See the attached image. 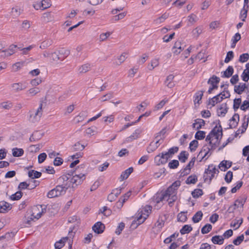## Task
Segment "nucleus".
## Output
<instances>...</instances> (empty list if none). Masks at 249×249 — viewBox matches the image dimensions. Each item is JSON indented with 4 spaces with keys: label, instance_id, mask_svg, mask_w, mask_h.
Masks as SVG:
<instances>
[{
    "label": "nucleus",
    "instance_id": "obj_1",
    "mask_svg": "<svg viewBox=\"0 0 249 249\" xmlns=\"http://www.w3.org/2000/svg\"><path fill=\"white\" fill-rule=\"evenodd\" d=\"M85 179V175L82 174L75 175L71 178L68 177L67 175H62L57 179V182L60 184L50 190L48 193L47 196L53 198L64 195L69 188H71L74 191Z\"/></svg>",
    "mask_w": 249,
    "mask_h": 249
},
{
    "label": "nucleus",
    "instance_id": "obj_2",
    "mask_svg": "<svg viewBox=\"0 0 249 249\" xmlns=\"http://www.w3.org/2000/svg\"><path fill=\"white\" fill-rule=\"evenodd\" d=\"M28 114L29 121L35 123L40 120L42 115V110H30Z\"/></svg>",
    "mask_w": 249,
    "mask_h": 249
},
{
    "label": "nucleus",
    "instance_id": "obj_3",
    "mask_svg": "<svg viewBox=\"0 0 249 249\" xmlns=\"http://www.w3.org/2000/svg\"><path fill=\"white\" fill-rule=\"evenodd\" d=\"M168 192H167L166 190L164 191H162L160 193H157L154 197L155 202L158 204L160 202H163V201H169V195H168Z\"/></svg>",
    "mask_w": 249,
    "mask_h": 249
},
{
    "label": "nucleus",
    "instance_id": "obj_4",
    "mask_svg": "<svg viewBox=\"0 0 249 249\" xmlns=\"http://www.w3.org/2000/svg\"><path fill=\"white\" fill-rule=\"evenodd\" d=\"M74 233L72 231V229H71V230L69 231V237H63L59 241L55 242L54 244L55 249H61L65 245V242L69 238L74 236Z\"/></svg>",
    "mask_w": 249,
    "mask_h": 249
},
{
    "label": "nucleus",
    "instance_id": "obj_5",
    "mask_svg": "<svg viewBox=\"0 0 249 249\" xmlns=\"http://www.w3.org/2000/svg\"><path fill=\"white\" fill-rule=\"evenodd\" d=\"M168 160V158L164 156L163 152L160 153L154 158L155 162L157 165L164 164L167 162Z\"/></svg>",
    "mask_w": 249,
    "mask_h": 249
},
{
    "label": "nucleus",
    "instance_id": "obj_6",
    "mask_svg": "<svg viewBox=\"0 0 249 249\" xmlns=\"http://www.w3.org/2000/svg\"><path fill=\"white\" fill-rule=\"evenodd\" d=\"M92 228L95 233L100 234L104 232L105 226L101 222H97L93 226Z\"/></svg>",
    "mask_w": 249,
    "mask_h": 249
},
{
    "label": "nucleus",
    "instance_id": "obj_7",
    "mask_svg": "<svg viewBox=\"0 0 249 249\" xmlns=\"http://www.w3.org/2000/svg\"><path fill=\"white\" fill-rule=\"evenodd\" d=\"M12 205L5 201H0V213H6L12 209Z\"/></svg>",
    "mask_w": 249,
    "mask_h": 249
},
{
    "label": "nucleus",
    "instance_id": "obj_8",
    "mask_svg": "<svg viewBox=\"0 0 249 249\" xmlns=\"http://www.w3.org/2000/svg\"><path fill=\"white\" fill-rule=\"evenodd\" d=\"M218 96H219L216 95L206 102L207 107L208 108H211L212 107H214L215 104L221 102V98H219Z\"/></svg>",
    "mask_w": 249,
    "mask_h": 249
},
{
    "label": "nucleus",
    "instance_id": "obj_9",
    "mask_svg": "<svg viewBox=\"0 0 249 249\" xmlns=\"http://www.w3.org/2000/svg\"><path fill=\"white\" fill-rule=\"evenodd\" d=\"M43 135L44 133H40L38 131H36L31 135L29 141L31 142L38 141L42 138Z\"/></svg>",
    "mask_w": 249,
    "mask_h": 249
},
{
    "label": "nucleus",
    "instance_id": "obj_10",
    "mask_svg": "<svg viewBox=\"0 0 249 249\" xmlns=\"http://www.w3.org/2000/svg\"><path fill=\"white\" fill-rule=\"evenodd\" d=\"M217 172V173H219V171L218 169H216L215 166H213V165H210L208 166V168L205 170L204 174H208L212 173V175L209 176L210 178V182L211 181L212 179L214 177V174Z\"/></svg>",
    "mask_w": 249,
    "mask_h": 249
},
{
    "label": "nucleus",
    "instance_id": "obj_11",
    "mask_svg": "<svg viewBox=\"0 0 249 249\" xmlns=\"http://www.w3.org/2000/svg\"><path fill=\"white\" fill-rule=\"evenodd\" d=\"M203 91H198L196 92L194 96V104L195 105L196 107H197V104L199 105L201 103V99L202 96H203Z\"/></svg>",
    "mask_w": 249,
    "mask_h": 249
},
{
    "label": "nucleus",
    "instance_id": "obj_12",
    "mask_svg": "<svg viewBox=\"0 0 249 249\" xmlns=\"http://www.w3.org/2000/svg\"><path fill=\"white\" fill-rule=\"evenodd\" d=\"M90 69L91 65L88 63L81 65L78 69V71L80 74H83L89 71Z\"/></svg>",
    "mask_w": 249,
    "mask_h": 249
},
{
    "label": "nucleus",
    "instance_id": "obj_13",
    "mask_svg": "<svg viewBox=\"0 0 249 249\" xmlns=\"http://www.w3.org/2000/svg\"><path fill=\"white\" fill-rule=\"evenodd\" d=\"M239 120V115L238 114H234V115L232 116L231 119L230 120V123L229 124V128H235L237 126Z\"/></svg>",
    "mask_w": 249,
    "mask_h": 249
},
{
    "label": "nucleus",
    "instance_id": "obj_14",
    "mask_svg": "<svg viewBox=\"0 0 249 249\" xmlns=\"http://www.w3.org/2000/svg\"><path fill=\"white\" fill-rule=\"evenodd\" d=\"M174 78V76L173 74H170L166 77L164 83L168 88H172L175 86V84L173 82Z\"/></svg>",
    "mask_w": 249,
    "mask_h": 249
},
{
    "label": "nucleus",
    "instance_id": "obj_15",
    "mask_svg": "<svg viewBox=\"0 0 249 249\" xmlns=\"http://www.w3.org/2000/svg\"><path fill=\"white\" fill-rule=\"evenodd\" d=\"M247 88V85L245 83H240L238 85L234 86V91L239 94H241Z\"/></svg>",
    "mask_w": 249,
    "mask_h": 249
},
{
    "label": "nucleus",
    "instance_id": "obj_16",
    "mask_svg": "<svg viewBox=\"0 0 249 249\" xmlns=\"http://www.w3.org/2000/svg\"><path fill=\"white\" fill-rule=\"evenodd\" d=\"M180 185V181L179 180H177L175 181L173 184L170 185L166 190L168 193H172L173 192H176L178 189V188Z\"/></svg>",
    "mask_w": 249,
    "mask_h": 249
},
{
    "label": "nucleus",
    "instance_id": "obj_17",
    "mask_svg": "<svg viewBox=\"0 0 249 249\" xmlns=\"http://www.w3.org/2000/svg\"><path fill=\"white\" fill-rule=\"evenodd\" d=\"M133 171V168L131 167L123 172L121 175L120 178L122 180L126 179Z\"/></svg>",
    "mask_w": 249,
    "mask_h": 249
},
{
    "label": "nucleus",
    "instance_id": "obj_18",
    "mask_svg": "<svg viewBox=\"0 0 249 249\" xmlns=\"http://www.w3.org/2000/svg\"><path fill=\"white\" fill-rule=\"evenodd\" d=\"M195 123L193 124V127L197 130L200 129L205 124V121L201 119L195 120Z\"/></svg>",
    "mask_w": 249,
    "mask_h": 249
},
{
    "label": "nucleus",
    "instance_id": "obj_19",
    "mask_svg": "<svg viewBox=\"0 0 249 249\" xmlns=\"http://www.w3.org/2000/svg\"><path fill=\"white\" fill-rule=\"evenodd\" d=\"M224 238L220 235H215L211 239L214 244L222 245L224 242Z\"/></svg>",
    "mask_w": 249,
    "mask_h": 249
},
{
    "label": "nucleus",
    "instance_id": "obj_20",
    "mask_svg": "<svg viewBox=\"0 0 249 249\" xmlns=\"http://www.w3.org/2000/svg\"><path fill=\"white\" fill-rule=\"evenodd\" d=\"M50 101V96L49 95H46L44 98V99L40 101V103L38 109H42L43 108L48 107V104H50V102L48 103V101Z\"/></svg>",
    "mask_w": 249,
    "mask_h": 249
},
{
    "label": "nucleus",
    "instance_id": "obj_21",
    "mask_svg": "<svg viewBox=\"0 0 249 249\" xmlns=\"http://www.w3.org/2000/svg\"><path fill=\"white\" fill-rule=\"evenodd\" d=\"M114 97V93L112 91H109L106 94L102 96L100 100L101 102H105L108 101Z\"/></svg>",
    "mask_w": 249,
    "mask_h": 249
},
{
    "label": "nucleus",
    "instance_id": "obj_22",
    "mask_svg": "<svg viewBox=\"0 0 249 249\" xmlns=\"http://www.w3.org/2000/svg\"><path fill=\"white\" fill-rule=\"evenodd\" d=\"M233 73V68L232 66H229L228 68L223 71V74L222 75V77L229 78Z\"/></svg>",
    "mask_w": 249,
    "mask_h": 249
},
{
    "label": "nucleus",
    "instance_id": "obj_23",
    "mask_svg": "<svg viewBox=\"0 0 249 249\" xmlns=\"http://www.w3.org/2000/svg\"><path fill=\"white\" fill-rule=\"evenodd\" d=\"M189 154L185 151H181L178 156V159L182 163L186 162L188 159Z\"/></svg>",
    "mask_w": 249,
    "mask_h": 249
},
{
    "label": "nucleus",
    "instance_id": "obj_24",
    "mask_svg": "<svg viewBox=\"0 0 249 249\" xmlns=\"http://www.w3.org/2000/svg\"><path fill=\"white\" fill-rule=\"evenodd\" d=\"M197 181V177L196 175H192L188 177L185 181L187 184H195Z\"/></svg>",
    "mask_w": 249,
    "mask_h": 249
},
{
    "label": "nucleus",
    "instance_id": "obj_25",
    "mask_svg": "<svg viewBox=\"0 0 249 249\" xmlns=\"http://www.w3.org/2000/svg\"><path fill=\"white\" fill-rule=\"evenodd\" d=\"M203 216V213L201 211L197 212L192 218L193 221L196 223L201 220Z\"/></svg>",
    "mask_w": 249,
    "mask_h": 249
},
{
    "label": "nucleus",
    "instance_id": "obj_26",
    "mask_svg": "<svg viewBox=\"0 0 249 249\" xmlns=\"http://www.w3.org/2000/svg\"><path fill=\"white\" fill-rule=\"evenodd\" d=\"M12 151L13 156L15 157H20L24 154V150L22 148H14Z\"/></svg>",
    "mask_w": 249,
    "mask_h": 249
},
{
    "label": "nucleus",
    "instance_id": "obj_27",
    "mask_svg": "<svg viewBox=\"0 0 249 249\" xmlns=\"http://www.w3.org/2000/svg\"><path fill=\"white\" fill-rule=\"evenodd\" d=\"M127 53L124 52L122 53L118 57V60L119 62H115V64L117 66L120 65L123 62H124L127 58Z\"/></svg>",
    "mask_w": 249,
    "mask_h": 249
},
{
    "label": "nucleus",
    "instance_id": "obj_28",
    "mask_svg": "<svg viewBox=\"0 0 249 249\" xmlns=\"http://www.w3.org/2000/svg\"><path fill=\"white\" fill-rule=\"evenodd\" d=\"M53 43V40L51 39H47L41 42L39 48L41 49H45L50 47Z\"/></svg>",
    "mask_w": 249,
    "mask_h": 249
},
{
    "label": "nucleus",
    "instance_id": "obj_29",
    "mask_svg": "<svg viewBox=\"0 0 249 249\" xmlns=\"http://www.w3.org/2000/svg\"><path fill=\"white\" fill-rule=\"evenodd\" d=\"M12 87L17 91L23 90L26 88L25 86L21 83H14L12 85Z\"/></svg>",
    "mask_w": 249,
    "mask_h": 249
},
{
    "label": "nucleus",
    "instance_id": "obj_30",
    "mask_svg": "<svg viewBox=\"0 0 249 249\" xmlns=\"http://www.w3.org/2000/svg\"><path fill=\"white\" fill-rule=\"evenodd\" d=\"M192 229L193 228L190 225H185L180 230V232L181 234L188 233L192 230Z\"/></svg>",
    "mask_w": 249,
    "mask_h": 249
},
{
    "label": "nucleus",
    "instance_id": "obj_31",
    "mask_svg": "<svg viewBox=\"0 0 249 249\" xmlns=\"http://www.w3.org/2000/svg\"><path fill=\"white\" fill-rule=\"evenodd\" d=\"M218 127H217V125H216L213 129H215V130L216 131V134L215 135H214V137H215V139L218 140L219 139V135L218 134V133L220 132V136L221 138L222 137L223 133H222V128L221 124H220V121H218ZM214 137V136H213Z\"/></svg>",
    "mask_w": 249,
    "mask_h": 249
},
{
    "label": "nucleus",
    "instance_id": "obj_32",
    "mask_svg": "<svg viewBox=\"0 0 249 249\" xmlns=\"http://www.w3.org/2000/svg\"><path fill=\"white\" fill-rule=\"evenodd\" d=\"M220 79L219 77L213 75L211 78L209 79L208 81V84H211L212 86H216V84L219 83Z\"/></svg>",
    "mask_w": 249,
    "mask_h": 249
},
{
    "label": "nucleus",
    "instance_id": "obj_33",
    "mask_svg": "<svg viewBox=\"0 0 249 249\" xmlns=\"http://www.w3.org/2000/svg\"><path fill=\"white\" fill-rule=\"evenodd\" d=\"M194 198H198L201 196L203 194V192L202 189H196L191 193Z\"/></svg>",
    "mask_w": 249,
    "mask_h": 249
},
{
    "label": "nucleus",
    "instance_id": "obj_34",
    "mask_svg": "<svg viewBox=\"0 0 249 249\" xmlns=\"http://www.w3.org/2000/svg\"><path fill=\"white\" fill-rule=\"evenodd\" d=\"M160 146V144L159 145H156V143H154V142H151L149 144V145L147 148V152L150 153L156 150Z\"/></svg>",
    "mask_w": 249,
    "mask_h": 249
},
{
    "label": "nucleus",
    "instance_id": "obj_35",
    "mask_svg": "<svg viewBox=\"0 0 249 249\" xmlns=\"http://www.w3.org/2000/svg\"><path fill=\"white\" fill-rule=\"evenodd\" d=\"M246 197L241 198L240 199H237L235 201L234 203L235 207L237 208L239 207V205L241 206L242 208L243 207V206L246 201Z\"/></svg>",
    "mask_w": 249,
    "mask_h": 249
},
{
    "label": "nucleus",
    "instance_id": "obj_36",
    "mask_svg": "<svg viewBox=\"0 0 249 249\" xmlns=\"http://www.w3.org/2000/svg\"><path fill=\"white\" fill-rule=\"evenodd\" d=\"M198 142L197 140L192 141L189 144V149L191 152H194L198 147Z\"/></svg>",
    "mask_w": 249,
    "mask_h": 249
},
{
    "label": "nucleus",
    "instance_id": "obj_37",
    "mask_svg": "<svg viewBox=\"0 0 249 249\" xmlns=\"http://www.w3.org/2000/svg\"><path fill=\"white\" fill-rule=\"evenodd\" d=\"M14 107V105L10 101L4 102L1 103L0 104V108H2L4 109H7L8 108H13Z\"/></svg>",
    "mask_w": 249,
    "mask_h": 249
},
{
    "label": "nucleus",
    "instance_id": "obj_38",
    "mask_svg": "<svg viewBox=\"0 0 249 249\" xmlns=\"http://www.w3.org/2000/svg\"><path fill=\"white\" fill-rule=\"evenodd\" d=\"M22 193L20 191L17 192L10 196V199L12 200H18L21 198Z\"/></svg>",
    "mask_w": 249,
    "mask_h": 249
},
{
    "label": "nucleus",
    "instance_id": "obj_39",
    "mask_svg": "<svg viewBox=\"0 0 249 249\" xmlns=\"http://www.w3.org/2000/svg\"><path fill=\"white\" fill-rule=\"evenodd\" d=\"M85 116L86 114L85 113H81L74 118V121L76 124L82 122L84 120Z\"/></svg>",
    "mask_w": 249,
    "mask_h": 249
},
{
    "label": "nucleus",
    "instance_id": "obj_40",
    "mask_svg": "<svg viewBox=\"0 0 249 249\" xmlns=\"http://www.w3.org/2000/svg\"><path fill=\"white\" fill-rule=\"evenodd\" d=\"M248 6L246 8V7L244 6L243 9L241 11L240 13V18L242 19V20L244 21L247 16V12H248Z\"/></svg>",
    "mask_w": 249,
    "mask_h": 249
},
{
    "label": "nucleus",
    "instance_id": "obj_41",
    "mask_svg": "<svg viewBox=\"0 0 249 249\" xmlns=\"http://www.w3.org/2000/svg\"><path fill=\"white\" fill-rule=\"evenodd\" d=\"M212 229V226L210 224H206L201 229V233L206 234L210 232Z\"/></svg>",
    "mask_w": 249,
    "mask_h": 249
},
{
    "label": "nucleus",
    "instance_id": "obj_42",
    "mask_svg": "<svg viewBox=\"0 0 249 249\" xmlns=\"http://www.w3.org/2000/svg\"><path fill=\"white\" fill-rule=\"evenodd\" d=\"M205 137V132L198 130L195 134V138L198 140H203Z\"/></svg>",
    "mask_w": 249,
    "mask_h": 249
},
{
    "label": "nucleus",
    "instance_id": "obj_43",
    "mask_svg": "<svg viewBox=\"0 0 249 249\" xmlns=\"http://www.w3.org/2000/svg\"><path fill=\"white\" fill-rule=\"evenodd\" d=\"M244 239V235L243 234L238 236L236 239L233 240V243L236 245H239Z\"/></svg>",
    "mask_w": 249,
    "mask_h": 249
},
{
    "label": "nucleus",
    "instance_id": "obj_44",
    "mask_svg": "<svg viewBox=\"0 0 249 249\" xmlns=\"http://www.w3.org/2000/svg\"><path fill=\"white\" fill-rule=\"evenodd\" d=\"M178 220L182 222H185L187 219V215L184 212H181L178 214L177 216Z\"/></svg>",
    "mask_w": 249,
    "mask_h": 249
},
{
    "label": "nucleus",
    "instance_id": "obj_45",
    "mask_svg": "<svg viewBox=\"0 0 249 249\" xmlns=\"http://www.w3.org/2000/svg\"><path fill=\"white\" fill-rule=\"evenodd\" d=\"M24 63V62H18L15 63L12 66L13 71H17L23 66Z\"/></svg>",
    "mask_w": 249,
    "mask_h": 249
},
{
    "label": "nucleus",
    "instance_id": "obj_46",
    "mask_svg": "<svg viewBox=\"0 0 249 249\" xmlns=\"http://www.w3.org/2000/svg\"><path fill=\"white\" fill-rule=\"evenodd\" d=\"M111 34V33L109 32L101 34L99 36V41L102 42L106 40Z\"/></svg>",
    "mask_w": 249,
    "mask_h": 249
},
{
    "label": "nucleus",
    "instance_id": "obj_47",
    "mask_svg": "<svg viewBox=\"0 0 249 249\" xmlns=\"http://www.w3.org/2000/svg\"><path fill=\"white\" fill-rule=\"evenodd\" d=\"M179 165V162L178 160H173L168 163V166L170 169H176Z\"/></svg>",
    "mask_w": 249,
    "mask_h": 249
},
{
    "label": "nucleus",
    "instance_id": "obj_48",
    "mask_svg": "<svg viewBox=\"0 0 249 249\" xmlns=\"http://www.w3.org/2000/svg\"><path fill=\"white\" fill-rule=\"evenodd\" d=\"M159 65V59H155L151 61L150 65L148 66L149 70H153L155 67L158 66Z\"/></svg>",
    "mask_w": 249,
    "mask_h": 249
},
{
    "label": "nucleus",
    "instance_id": "obj_49",
    "mask_svg": "<svg viewBox=\"0 0 249 249\" xmlns=\"http://www.w3.org/2000/svg\"><path fill=\"white\" fill-rule=\"evenodd\" d=\"M140 134V131L139 129L136 130L132 135L127 138V141H129L130 140L131 141L138 138Z\"/></svg>",
    "mask_w": 249,
    "mask_h": 249
},
{
    "label": "nucleus",
    "instance_id": "obj_50",
    "mask_svg": "<svg viewBox=\"0 0 249 249\" xmlns=\"http://www.w3.org/2000/svg\"><path fill=\"white\" fill-rule=\"evenodd\" d=\"M232 178H233L232 172L231 171H229L227 173V174L225 176V180L227 183H229L231 181V180L232 179Z\"/></svg>",
    "mask_w": 249,
    "mask_h": 249
},
{
    "label": "nucleus",
    "instance_id": "obj_51",
    "mask_svg": "<svg viewBox=\"0 0 249 249\" xmlns=\"http://www.w3.org/2000/svg\"><path fill=\"white\" fill-rule=\"evenodd\" d=\"M249 59V54L248 53H243L240 55L239 61L241 63L247 62Z\"/></svg>",
    "mask_w": 249,
    "mask_h": 249
},
{
    "label": "nucleus",
    "instance_id": "obj_52",
    "mask_svg": "<svg viewBox=\"0 0 249 249\" xmlns=\"http://www.w3.org/2000/svg\"><path fill=\"white\" fill-rule=\"evenodd\" d=\"M146 219V218L145 217H142V215H141L139 217H138L137 219L136 220H134L133 222H132V226H133V224H135V223H136V224H137V226L139 225H140Z\"/></svg>",
    "mask_w": 249,
    "mask_h": 249
},
{
    "label": "nucleus",
    "instance_id": "obj_53",
    "mask_svg": "<svg viewBox=\"0 0 249 249\" xmlns=\"http://www.w3.org/2000/svg\"><path fill=\"white\" fill-rule=\"evenodd\" d=\"M228 160H223L219 164V168L221 171H225L227 169Z\"/></svg>",
    "mask_w": 249,
    "mask_h": 249
},
{
    "label": "nucleus",
    "instance_id": "obj_54",
    "mask_svg": "<svg viewBox=\"0 0 249 249\" xmlns=\"http://www.w3.org/2000/svg\"><path fill=\"white\" fill-rule=\"evenodd\" d=\"M234 55L232 51H229L227 53L224 62L226 63H229L233 58Z\"/></svg>",
    "mask_w": 249,
    "mask_h": 249
},
{
    "label": "nucleus",
    "instance_id": "obj_55",
    "mask_svg": "<svg viewBox=\"0 0 249 249\" xmlns=\"http://www.w3.org/2000/svg\"><path fill=\"white\" fill-rule=\"evenodd\" d=\"M125 16H126V13L123 12V13H121L117 15L114 16L112 18V20L113 21H118V20L123 19Z\"/></svg>",
    "mask_w": 249,
    "mask_h": 249
},
{
    "label": "nucleus",
    "instance_id": "obj_56",
    "mask_svg": "<svg viewBox=\"0 0 249 249\" xmlns=\"http://www.w3.org/2000/svg\"><path fill=\"white\" fill-rule=\"evenodd\" d=\"M196 16L195 14H191L188 17V21L190 24L188 25H192L196 22Z\"/></svg>",
    "mask_w": 249,
    "mask_h": 249
},
{
    "label": "nucleus",
    "instance_id": "obj_57",
    "mask_svg": "<svg viewBox=\"0 0 249 249\" xmlns=\"http://www.w3.org/2000/svg\"><path fill=\"white\" fill-rule=\"evenodd\" d=\"M30 183H27L26 182H22L19 183L18 186L19 190L27 189L29 190Z\"/></svg>",
    "mask_w": 249,
    "mask_h": 249
},
{
    "label": "nucleus",
    "instance_id": "obj_58",
    "mask_svg": "<svg viewBox=\"0 0 249 249\" xmlns=\"http://www.w3.org/2000/svg\"><path fill=\"white\" fill-rule=\"evenodd\" d=\"M200 249H216V247L214 245H211L206 243L201 245Z\"/></svg>",
    "mask_w": 249,
    "mask_h": 249
},
{
    "label": "nucleus",
    "instance_id": "obj_59",
    "mask_svg": "<svg viewBox=\"0 0 249 249\" xmlns=\"http://www.w3.org/2000/svg\"><path fill=\"white\" fill-rule=\"evenodd\" d=\"M21 12V9L18 7H13L11 10L12 14L16 17L19 16Z\"/></svg>",
    "mask_w": 249,
    "mask_h": 249
},
{
    "label": "nucleus",
    "instance_id": "obj_60",
    "mask_svg": "<svg viewBox=\"0 0 249 249\" xmlns=\"http://www.w3.org/2000/svg\"><path fill=\"white\" fill-rule=\"evenodd\" d=\"M85 148V146L81 144L80 142H78L73 145L74 151H82Z\"/></svg>",
    "mask_w": 249,
    "mask_h": 249
},
{
    "label": "nucleus",
    "instance_id": "obj_61",
    "mask_svg": "<svg viewBox=\"0 0 249 249\" xmlns=\"http://www.w3.org/2000/svg\"><path fill=\"white\" fill-rule=\"evenodd\" d=\"M124 226H125L124 223L123 222H121L119 224V226H118V227L115 231V233L117 235H120L121 234L122 231L124 230Z\"/></svg>",
    "mask_w": 249,
    "mask_h": 249
},
{
    "label": "nucleus",
    "instance_id": "obj_62",
    "mask_svg": "<svg viewBox=\"0 0 249 249\" xmlns=\"http://www.w3.org/2000/svg\"><path fill=\"white\" fill-rule=\"evenodd\" d=\"M242 185H243V181H239L237 182L236 183V185L231 189V192L232 193H236V191L242 187Z\"/></svg>",
    "mask_w": 249,
    "mask_h": 249
},
{
    "label": "nucleus",
    "instance_id": "obj_63",
    "mask_svg": "<svg viewBox=\"0 0 249 249\" xmlns=\"http://www.w3.org/2000/svg\"><path fill=\"white\" fill-rule=\"evenodd\" d=\"M39 92V89L36 87L31 88L28 90L29 94H30L31 96H34Z\"/></svg>",
    "mask_w": 249,
    "mask_h": 249
},
{
    "label": "nucleus",
    "instance_id": "obj_64",
    "mask_svg": "<svg viewBox=\"0 0 249 249\" xmlns=\"http://www.w3.org/2000/svg\"><path fill=\"white\" fill-rule=\"evenodd\" d=\"M242 80L245 82H248L249 80V71L244 70L242 75Z\"/></svg>",
    "mask_w": 249,
    "mask_h": 249
}]
</instances>
